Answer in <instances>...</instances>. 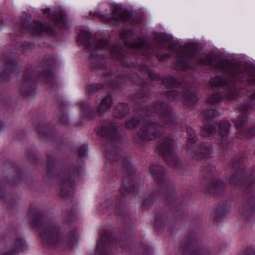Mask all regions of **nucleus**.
<instances>
[{"instance_id": "5701e85b", "label": "nucleus", "mask_w": 255, "mask_h": 255, "mask_svg": "<svg viewBox=\"0 0 255 255\" xmlns=\"http://www.w3.org/2000/svg\"><path fill=\"white\" fill-rule=\"evenodd\" d=\"M150 172L157 182H162L165 178V169L161 166L152 165Z\"/></svg>"}, {"instance_id": "a19ab883", "label": "nucleus", "mask_w": 255, "mask_h": 255, "mask_svg": "<svg viewBox=\"0 0 255 255\" xmlns=\"http://www.w3.org/2000/svg\"><path fill=\"white\" fill-rule=\"evenodd\" d=\"M60 122L63 125H66L69 124V120L67 115H63L60 118Z\"/></svg>"}, {"instance_id": "f257e3e1", "label": "nucleus", "mask_w": 255, "mask_h": 255, "mask_svg": "<svg viewBox=\"0 0 255 255\" xmlns=\"http://www.w3.org/2000/svg\"><path fill=\"white\" fill-rule=\"evenodd\" d=\"M200 62L205 65L212 66L229 75L231 82L227 81L223 77L217 75L211 78L209 83L213 88H218L219 93L210 96L207 102L210 104L220 102L223 97L234 98L237 95L236 84L248 80L250 84L255 83V76L249 75L248 69L241 62L229 60L222 57L210 54L200 58Z\"/></svg>"}, {"instance_id": "8fccbe9b", "label": "nucleus", "mask_w": 255, "mask_h": 255, "mask_svg": "<svg viewBox=\"0 0 255 255\" xmlns=\"http://www.w3.org/2000/svg\"><path fill=\"white\" fill-rule=\"evenodd\" d=\"M108 206H109V203H108V202H107L104 204V205H103V208L106 207V208H109Z\"/></svg>"}, {"instance_id": "3c124183", "label": "nucleus", "mask_w": 255, "mask_h": 255, "mask_svg": "<svg viewBox=\"0 0 255 255\" xmlns=\"http://www.w3.org/2000/svg\"><path fill=\"white\" fill-rule=\"evenodd\" d=\"M94 54H94V52H93V51H92V52H91V55H89L90 58V59H92V57H93V56H94Z\"/></svg>"}, {"instance_id": "5fc2aeb1", "label": "nucleus", "mask_w": 255, "mask_h": 255, "mask_svg": "<svg viewBox=\"0 0 255 255\" xmlns=\"http://www.w3.org/2000/svg\"><path fill=\"white\" fill-rule=\"evenodd\" d=\"M0 197L1 198H3L4 197V196L3 195V194L2 193H1L0 192Z\"/></svg>"}, {"instance_id": "aec40b11", "label": "nucleus", "mask_w": 255, "mask_h": 255, "mask_svg": "<svg viewBox=\"0 0 255 255\" xmlns=\"http://www.w3.org/2000/svg\"><path fill=\"white\" fill-rule=\"evenodd\" d=\"M56 64V61L53 57H50L47 60L44 66L47 67L48 69L46 70L40 76L41 78L45 79L46 82H50L51 80L54 77L53 73L50 70V69L53 67Z\"/></svg>"}, {"instance_id": "6ab92c4d", "label": "nucleus", "mask_w": 255, "mask_h": 255, "mask_svg": "<svg viewBox=\"0 0 255 255\" xmlns=\"http://www.w3.org/2000/svg\"><path fill=\"white\" fill-rule=\"evenodd\" d=\"M49 8H46L42 9V11L44 14H48L49 18L55 24H59L60 23L64 24L66 21V16L63 12H60L57 14L55 12H50Z\"/></svg>"}, {"instance_id": "bb28decb", "label": "nucleus", "mask_w": 255, "mask_h": 255, "mask_svg": "<svg viewBox=\"0 0 255 255\" xmlns=\"http://www.w3.org/2000/svg\"><path fill=\"white\" fill-rule=\"evenodd\" d=\"M172 214L171 212L160 211L156 215L155 221L156 223L172 222Z\"/></svg>"}, {"instance_id": "4468645a", "label": "nucleus", "mask_w": 255, "mask_h": 255, "mask_svg": "<svg viewBox=\"0 0 255 255\" xmlns=\"http://www.w3.org/2000/svg\"><path fill=\"white\" fill-rule=\"evenodd\" d=\"M193 54L194 51L192 49H185L183 53H181L177 58V70H185L190 68L189 57H191Z\"/></svg>"}, {"instance_id": "c756f323", "label": "nucleus", "mask_w": 255, "mask_h": 255, "mask_svg": "<svg viewBox=\"0 0 255 255\" xmlns=\"http://www.w3.org/2000/svg\"><path fill=\"white\" fill-rule=\"evenodd\" d=\"M202 115L206 121L218 117L220 115V113L216 109L210 107L206 109L202 113Z\"/></svg>"}, {"instance_id": "9b49d317", "label": "nucleus", "mask_w": 255, "mask_h": 255, "mask_svg": "<svg viewBox=\"0 0 255 255\" xmlns=\"http://www.w3.org/2000/svg\"><path fill=\"white\" fill-rule=\"evenodd\" d=\"M121 128L115 123L105 124L98 129V133L109 140H113L119 137Z\"/></svg>"}, {"instance_id": "473e14b6", "label": "nucleus", "mask_w": 255, "mask_h": 255, "mask_svg": "<svg viewBox=\"0 0 255 255\" xmlns=\"http://www.w3.org/2000/svg\"><path fill=\"white\" fill-rule=\"evenodd\" d=\"M15 248L18 252H23L27 250V245L23 239H20L16 241Z\"/></svg>"}, {"instance_id": "cd10ccee", "label": "nucleus", "mask_w": 255, "mask_h": 255, "mask_svg": "<svg viewBox=\"0 0 255 255\" xmlns=\"http://www.w3.org/2000/svg\"><path fill=\"white\" fill-rule=\"evenodd\" d=\"M129 108L126 104H120L114 110V116L117 118L124 117L128 112Z\"/></svg>"}, {"instance_id": "de8ad7c7", "label": "nucleus", "mask_w": 255, "mask_h": 255, "mask_svg": "<svg viewBox=\"0 0 255 255\" xmlns=\"http://www.w3.org/2000/svg\"><path fill=\"white\" fill-rule=\"evenodd\" d=\"M255 134V128L250 130L249 133L246 134L245 136L249 137L250 136Z\"/></svg>"}, {"instance_id": "39448f33", "label": "nucleus", "mask_w": 255, "mask_h": 255, "mask_svg": "<svg viewBox=\"0 0 255 255\" xmlns=\"http://www.w3.org/2000/svg\"><path fill=\"white\" fill-rule=\"evenodd\" d=\"M139 118L141 123V127L137 134L139 139L147 141L157 137L159 126L154 124V119L146 114L141 115Z\"/></svg>"}, {"instance_id": "6e6d98bb", "label": "nucleus", "mask_w": 255, "mask_h": 255, "mask_svg": "<svg viewBox=\"0 0 255 255\" xmlns=\"http://www.w3.org/2000/svg\"><path fill=\"white\" fill-rule=\"evenodd\" d=\"M3 255H12L10 253H9V254H4Z\"/></svg>"}, {"instance_id": "603ef678", "label": "nucleus", "mask_w": 255, "mask_h": 255, "mask_svg": "<svg viewBox=\"0 0 255 255\" xmlns=\"http://www.w3.org/2000/svg\"><path fill=\"white\" fill-rule=\"evenodd\" d=\"M252 96L253 99H255V91L253 92Z\"/></svg>"}, {"instance_id": "423d86ee", "label": "nucleus", "mask_w": 255, "mask_h": 255, "mask_svg": "<svg viewBox=\"0 0 255 255\" xmlns=\"http://www.w3.org/2000/svg\"><path fill=\"white\" fill-rule=\"evenodd\" d=\"M78 174V170L75 171L64 169L60 171L56 179L61 186V195L62 197H65L72 194L74 177Z\"/></svg>"}, {"instance_id": "7ed1b4c3", "label": "nucleus", "mask_w": 255, "mask_h": 255, "mask_svg": "<svg viewBox=\"0 0 255 255\" xmlns=\"http://www.w3.org/2000/svg\"><path fill=\"white\" fill-rule=\"evenodd\" d=\"M163 84L168 89L165 92L169 98L179 101L184 98L185 102L193 104L196 103L198 98L196 95L190 91H187L184 94H181L183 89L178 86L179 82L174 77L170 75L166 76L163 79Z\"/></svg>"}, {"instance_id": "2eb2a0df", "label": "nucleus", "mask_w": 255, "mask_h": 255, "mask_svg": "<svg viewBox=\"0 0 255 255\" xmlns=\"http://www.w3.org/2000/svg\"><path fill=\"white\" fill-rule=\"evenodd\" d=\"M34 87V78L31 73L24 74V79L20 88V92L23 95L29 94Z\"/></svg>"}, {"instance_id": "c85d7f7f", "label": "nucleus", "mask_w": 255, "mask_h": 255, "mask_svg": "<svg viewBox=\"0 0 255 255\" xmlns=\"http://www.w3.org/2000/svg\"><path fill=\"white\" fill-rule=\"evenodd\" d=\"M3 64V72L1 74L3 78H6L8 74L15 69V65L10 60H6L2 62Z\"/></svg>"}, {"instance_id": "b1692460", "label": "nucleus", "mask_w": 255, "mask_h": 255, "mask_svg": "<svg viewBox=\"0 0 255 255\" xmlns=\"http://www.w3.org/2000/svg\"><path fill=\"white\" fill-rule=\"evenodd\" d=\"M104 152L107 158L120 162L119 158L121 157V151L115 145H112L111 148L106 147Z\"/></svg>"}, {"instance_id": "72a5a7b5", "label": "nucleus", "mask_w": 255, "mask_h": 255, "mask_svg": "<svg viewBox=\"0 0 255 255\" xmlns=\"http://www.w3.org/2000/svg\"><path fill=\"white\" fill-rule=\"evenodd\" d=\"M112 54L117 57V58H119L120 56L123 55L124 50L121 43L112 48Z\"/></svg>"}, {"instance_id": "20e7f679", "label": "nucleus", "mask_w": 255, "mask_h": 255, "mask_svg": "<svg viewBox=\"0 0 255 255\" xmlns=\"http://www.w3.org/2000/svg\"><path fill=\"white\" fill-rule=\"evenodd\" d=\"M134 32L128 29H124L121 33L125 45L141 55L148 56L155 53V48L144 38H134Z\"/></svg>"}, {"instance_id": "0eeeda50", "label": "nucleus", "mask_w": 255, "mask_h": 255, "mask_svg": "<svg viewBox=\"0 0 255 255\" xmlns=\"http://www.w3.org/2000/svg\"><path fill=\"white\" fill-rule=\"evenodd\" d=\"M91 34L87 30H82L78 35L77 41L81 45L85 46L89 51L97 49H106L110 47L109 42L105 39L90 41Z\"/></svg>"}, {"instance_id": "37998d69", "label": "nucleus", "mask_w": 255, "mask_h": 255, "mask_svg": "<svg viewBox=\"0 0 255 255\" xmlns=\"http://www.w3.org/2000/svg\"><path fill=\"white\" fill-rule=\"evenodd\" d=\"M53 160H54V158H53V159L51 158V157L50 156H48V165L49 167V169L48 171V174L49 176H51V170L50 169L51 164L53 162Z\"/></svg>"}, {"instance_id": "dca6fc26", "label": "nucleus", "mask_w": 255, "mask_h": 255, "mask_svg": "<svg viewBox=\"0 0 255 255\" xmlns=\"http://www.w3.org/2000/svg\"><path fill=\"white\" fill-rule=\"evenodd\" d=\"M27 29L28 31H30L33 34H38L43 32L50 34L53 31V27H46L42 23L38 21H34L27 27Z\"/></svg>"}, {"instance_id": "e433bc0d", "label": "nucleus", "mask_w": 255, "mask_h": 255, "mask_svg": "<svg viewBox=\"0 0 255 255\" xmlns=\"http://www.w3.org/2000/svg\"><path fill=\"white\" fill-rule=\"evenodd\" d=\"M87 153V146L86 145L81 146L78 150V154L80 157H84Z\"/></svg>"}, {"instance_id": "c03bdc74", "label": "nucleus", "mask_w": 255, "mask_h": 255, "mask_svg": "<svg viewBox=\"0 0 255 255\" xmlns=\"http://www.w3.org/2000/svg\"><path fill=\"white\" fill-rule=\"evenodd\" d=\"M97 88V86L90 85L88 86L87 90L88 91L89 94H91L94 92L96 89Z\"/></svg>"}, {"instance_id": "a211bd4d", "label": "nucleus", "mask_w": 255, "mask_h": 255, "mask_svg": "<svg viewBox=\"0 0 255 255\" xmlns=\"http://www.w3.org/2000/svg\"><path fill=\"white\" fill-rule=\"evenodd\" d=\"M251 107L249 105H242L240 107V110L241 111V116H238L234 120L235 123L238 129H241L247 125L248 120L247 116L245 115L246 112Z\"/></svg>"}, {"instance_id": "49530a36", "label": "nucleus", "mask_w": 255, "mask_h": 255, "mask_svg": "<svg viewBox=\"0 0 255 255\" xmlns=\"http://www.w3.org/2000/svg\"><path fill=\"white\" fill-rule=\"evenodd\" d=\"M138 190V187L137 186H131L129 189H128V191L130 193L136 192Z\"/></svg>"}, {"instance_id": "2f4dec72", "label": "nucleus", "mask_w": 255, "mask_h": 255, "mask_svg": "<svg viewBox=\"0 0 255 255\" xmlns=\"http://www.w3.org/2000/svg\"><path fill=\"white\" fill-rule=\"evenodd\" d=\"M215 131V128L214 126L209 124L205 125L201 132L202 135L205 137H210V135Z\"/></svg>"}, {"instance_id": "1a4fd4ad", "label": "nucleus", "mask_w": 255, "mask_h": 255, "mask_svg": "<svg viewBox=\"0 0 255 255\" xmlns=\"http://www.w3.org/2000/svg\"><path fill=\"white\" fill-rule=\"evenodd\" d=\"M153 110L160 115L162 120L165 123V127H170V126H175L176 120L173 117L171 108L162 103H157L154 105Z\"/></svg>"}, {"instance_id": "f704fd0d", "label": "nucleus", "mask_w": 255, "mask_h": 255, "mask_svg": "<svg viewBox=\"0 0 255 255\" xmlns=\"http://www.w3.org/2000/svg\"><path fill=\"white\" fill-rule=\"evenodd\" d=\"M80 106L82 108V115L83 116H88V113L91 111V106L88 103L82 102L80 103Z\"/></svg>"}, {"instance_id": "412c9836", "label": "nucleus", "mask_w": 255, "mask_h": 255, "mask_svg": "<svg viewBox=\"0 0 255 255\" xmlns=\"http://www.w3.org/2000/svg\"><path fill=\"white\" fill-rule=\"evenodd\" d=\"M212 148L209 143H203L201 145L199 150L195 154V158L199 160L210 157L212 153Z\"/></svg>"}, {"instance_id": "09e8293b", "label": "nucleus", "mask_w": 255, "mask_h": 255, "mask_svg": "<svg viewBox=\"0 0 255 255\" xmlns=\"http://www.w3.org/2000/svg\"><path fill=\"white\" fill-rule=\"evenodd\" d=\"M109 76H112V77H117L121 76V75H118L116 73H112L110 75H109Z\"/></svg>"}, {"instance_id": "f3484780", "label": "nucleus", "mask_w": 255, "mask_h": 255, "mask_svg": "<svg viewBox=\"0 0 255 255\" xmlns=\"http://www.w3.org/2000/svg\"><path fill=\"white\" fill-rule=\"evenodd\" d=\"M230 124L228 121L222 122L219 125V133L221 136L220 142L223 146L227 145L229 142L228 134Z\"/></svg>"}, {"instance_id": "4d7b16f0", "label": "nucleus", "mask_w": 255, "mask_h": 255, "mask_svg": "<svg viewBox=\"0 0 255 255\" xmlns=\"http://www.w3.org/2000/svg\"><path fill=\"white\" fill-rule=\"evenodd\" d=\"M116 213L117 214H119V213H118V210H117V209H116Z\"/></svg>"}, {"instance_id": "4be33fe9", "label": "nucleus", "mask_w": 255, "mask_h": 255, "mask_svg": "<svg viewBox=\"0 0 255 255\" xmlns=\"http://www.w3.org/2000/svg\"><path fill=\"white\" fill-rule=\"evenodd\" d=\"M155 40L160 47H172V37L170 35L165 33H158L155 36Z\"/></svg>"}, {"instance_id": "393cba45", "label": "nucleus", "mask_w": 255, "mask_h": 255, "mask_svg": "<svg viewBox=\"0 0 255 255\" xmlns=\"http://www.w3.org/2000/svg\"><path fill=\"white\" fill-rule=\"evenodd\" d=\"M113 102L111 96L105 97L101 102V105L98 108V113L103 115L108 111L111 108Z\"/></svg>"}, {"instance_id": "a18cd8bd", "label": "nucleus", "mask_w": 255, "mask_h": 255, "mask_svg": "<svg viewBox=\"0 0 255 255\" xmlns=\"http://www.w3.org/2000/svg\"><path fill=\"white\" fill-rule=\"evenodd\" d=\"M214 169V167L212 165H208L207 168H203V171L205 173L209 172L210 171H212Z\"/></svg>"}, {"instance_id": "6e6552de", "label": "nucleus", "mask_w": 255, "mask_h": 255, "mask_svg": "<svg viewBox=\"0 0 255 255\" xmlns=\"http://www.w3.org/2000/svg\"><path fill=\"white\" fill-rule=\"evenodd\" d=\"M90 14H92L93 16L99 17L112 24H117L120 21H126L128 20L126 12L119 5L114 6L112 15L111 17H109L108 15H103L99 12H95L93 14L91 12Z\"/></svg>"}, {"instance_id": "ea45409f", "label": "nucleus", "mask_w": 255, "mask_h": 255, "mask_svg": "<svg viewBox=\"0 0 255 255\" xmlns=\"http://www.w3.org/2000/svg\"><path fill=\"white\" fill-rule=\"evenodd\" d=\"M121 162L125 168L127 169V170H128V168L130 166L129 158L128 157H123L121 159Z\"/></svg>"}, {"instance_id": "a878e982", "label": "nucleus", "mask_w": 255, "mask_h": 255, "mask_svg": "<svg viewBox=\"0 0 255 255\" xmlns=\"http://www.w3.org/2000/svg\"><path fill=\"white\" fill-rule=\"evenodd\" d=\"M225 188L224 182L221 179L214 181L208 187V190L210 193H215L222 192Z\"/></svg>"}, {"instance_id": "f8f14e48", "label": "nucleus", "mask_w": 255, "mask_h": 255, "mask_svg": "<svg viewBox=\"0 0 255 255\" xmlns=\"http://www.w3.org/2000/svg\"><path fill=\"white\" fill-rule=\"evenodd\" d=\"M33 227L39 233L40 236L43 239L48 238L50 244H54L58 241L57 235L55 233V229L51 228L49 224H35Z\"/></svg>"}, {"instance_id": "9d476101", "label": "nucleus", "mask_w": 255, "mask_h": 255, "mask_svg": "<svg viewBox=\"0 0 255 255\" xmlns=\"http://www.w3.org/2000/svg\"><path fill=\"white\" fill-rule=\"evenodd\" d=\"M174 144L172 138L170 137L162 139L157 146L159 152L170 162L177 159L174 152Z\"/></svg>"}, {"instance_id": "f03ea898", "label": "nucleus", "mask_w": 255, "mask_h": 255, "mask_svg": "<svg viewBox=\"0 0 255 255\" xmlns=\"http://www.w3.org/2000/svg\"><path fill=\"white\" fill-rule=\"evenodd\" d=\"M229 168L236 171L230 179L232 185L239 188L245 186L243 208L245 212L253 211L255 207V177L251 175L243 163V158L233 161Z\"/></svg>"}, {"instance_id": "7c9ffc66", "label": "nucleus", "mask_w": 255, "mask_h": 255, "mask_svg": "<svg viewBox=\"0 0 255 255\" xmlns=\"http://www.w3.org/2000/svg\"><path fill=\"white\" fill-rule=\"evenodd\" d=\"M186 132L188 135V143L187 144V146L189 148V150L191 147H192L193 145L195 143V142L197 141V137L195 134V133L193 129V128L191 127H187L186 128Z\"/></svg>"}, {"instance_id": "4c0bfd02", "label": "nucleus", "mask_w": 255, "mask_h": 255, "mask_svg": "<svg viewBox=\"0 0 255 255\" xmlns=\"http://www.w3.org/2000/svg\"><path fill=\"white\" fill-rule=\"evenodd\" d=\"M155 198L154 196H152L146 198L143 202V208H146L148 207V206L152 205L153 203V201L155 200Z\"/></svg>"}, {"instance_id": "864d4df0", "label": "nucleus", "mask_w": 255, "mask_h": 255, "mask_svg": "<svg viewBox=\"0 0 255 255\" xmlns=\"http://www.w3.org/2000/svg\"><path fill=\"white\" fill-rule=\"evenodd\" d=\"M155 225H156V226H155L154 228L157 229L158 228V226L160 225L161 224H155Z\"/></svg>"}, {"instance_id": "ddd939ff", "label": "nucleus", "mask_w": 255, "mask_h": 255, "mask_svg": "<svg viewBox=\"0 0 255 255\" xmlns=\"http://www.w3.org/2000/svg\"><path fill=\"white\" fill-rule=\"evenodd\" d=\"M231 205L228 202L222 203L216 210L210 213V218L215 222H220L225 216L231 211Z\"/></svg>"}, {"instance_id": "58836bf2", "label": "nucleus", "mask_w": 255, "mask_h": 255, "mask_svg": "<svg viewBox=\"0 0 255 255\" xmlns=\"http://www.w3.org/2000/svg\"><path fill=\"white\" fill-rule=\"evenodd\" d=\"M46 216L42 213L38 214L35 217V220H36V223H41V222H46Z\"/></svg>"}, {"instance_id": "c9c22d12", "label": "nucleus", "mask_w": 255, "mask_h": 255, "mask_svg": "<svg viewBox=\"0 0 255 255\" xmlns=\"http://www.w3.org/2000/svg\"><path fill=\"white\" fill-rule=\"evenodd\" d=\"M138 120L135 119V118H131L126 122V127L128 128H133L137 124Z\"/></svg>"}, {"instance_id": "79ce46f5", "label": "nucleus", "mask_w": 255, "mask_h": 255, "mask_svg": "<svg viewBox=\"0 0 255 255\" xmlns=\"http://www.w3.org/2000/svg\"><path fill=\"white\" fill-rule=\"evenodd\" d=\"M246 255H255V249L254 248H248L246 250Z\"/></svg>"}, {"instance_id": "bf43d9fd", "label": "nucleus", "mask_w": 255, "mask_h": 255, "mask_svg": "<svg viewBox=\"0 0 255 255\" xmlns=\"http://www.w3.org/2000/svg\"><path fill=\"white\" fill-rule=\"evenodd\" d=\"M109 87H115V86H110V85L109 86Z\"/></svg>"}, {"instance_id": "13d9d810", "label": "nucleus", "mask_w": 255, "mask_h": 255, "mask_svg": "<svg viewBox=\"0 0 255 255\" xmlns=\"http://www.w3.org/2000/svg\"><path fill=\"white\" fill-rule=\"evenodd\" d=\"M142 70H147V68H145L144 69H141Z\"/></svg>"}]
</instances>
